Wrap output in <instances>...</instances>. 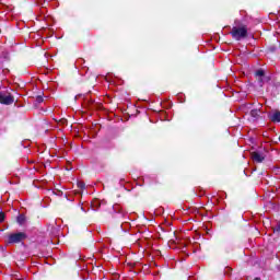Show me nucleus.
Returning a JSON list of instances; mask_svg holds the SVG:
<instances>
[{
  "label": "nucleus",
  "instance_id": "1",
  "mask_svg": "<svg viewBox=\"0 0 280 280\" xmlns=\"http://www.w3.org/2000/svg\"><path fill=\"white\" fill-rule=\"evenodd\" d=\"M230 34L234 40H242V38H246V36H248V27H246V25L241 27L233 26Z\"/></svg>",
  "mask_w": 280,
  "mask_h": 280
},
{
  "label": "nucleus",
  "instance_id": "2",
  "mask_svg": "<svg viewBox=\"0 0 280 280\" xmlns=\"http://www.w3.org/2000/svg\"><path fill=\"white\" fill-rule=\"evenodd\" d=\"M24 240H27V234L24 232H18L8 236V244H21Z\"/></svg>",
  "mask_w": 280,
  "mask_h": 280
},
{
  "label": "nucleus",
  "instance_id": "3",
  "mask_svg": "<svg viewBox=\"0 0 280 280\" xmlns=\"http://www.w3.org/2000/svg\"><path fill=\"white\" fill-rule=\"evenodd\" d=\"M0 104H4L5 106H10V104H14V97L12 95L0 93Z\"/></svg>",
  "mask_w": 280,
  "mask_h": 280
},
{
  "label": "nucleus",
  "instance_id": "4",
  "mask_svg": "<svg viewBox=\"0 0 280 280\" xmlns=\"http://www.w3.org/2000/svg\"><path fill=\"white\" fill-rule=\"evenodd\" d=\"M252 159L253 161H255V163H264L266 158L264 156V154L255 151L252 153Z\"/></svg>",
  "mask_w": 280,
  "mask_h": 280
},
{
  "label": "nucleus",
  "instance_id": "5",
  "mask_svg": "<svg viewBox=\"0 0 280 280\" xmlns=\"http://www.w3.org/2000/svg\"><path fill=\"white\" fill-rule=\"evenodd\" d=\"M268 117L272 121V124L280 122V112L279 110H275V113L269 114Z\"/></svg>",
  "mask_w": 280,
  "mask_h": 280
},
{
  "label": "nucleus",
  "instance_id": "6",
  "mask_svg": "<svg viewBox=\"0 0 280 280\" xmlns=\"http://www.w3.org/2000/svg\"><path fill=\"white\" fill-rule=\"evenodd\" d=\"M255 75H256V78H258V82L260 84H262L264 83L262 78H266V71L264 69H258V70H256Z\"/></svg>",
  "mask_w": 280,
  "mask_h": 280
},
{
  "label": "nucleus",
  "instance_id": "7",
  "mask_svg": "<svg viewBox=\"0 0 280 280\" xmlns=\"http://www.w3.org/2000/svg\"><path fill=\"white\" fill-rule=\"evenodd\" d=\"M250 117H253V119H259V117H261V110L260 109H252L249 112Z\"/></svg>",
  "mask_w": 280,
  "mask_h": 280
},
{
  "label": "nucleus",
  "instance_id": "8",
  "mask_svg": "<svg viewBox=\"0 0 280 280\" xmlns=\"http://www.w3.org/2000/svg\"><path fill=\"white\" fill-rule=\"evenodd\" d=\"M113 209H114L115 213H119L120 218H124V213L121 212V207H119V205H114Z\"/></svg>",
  "mask_w": 280,
  "mask_h": 280
},
{
  "label": "nucleus",
  "instance_id": "9",
  "mask_svg": "<svg viewBox=\"0 0 280 280\" xmlns=\"http://www.w3.org/2000/svg\"><path fill=\"white\" fill-rule=\"evenodd\" d=\"M25 214H20L18 218H16V222L20 223L21 225L25 224Z\"/></svg>",
  "mask_w": 280,
  "mask_h": 280
},
{
  "label": "nucleus",
  "instance_id": "10",
  "mask_svg": "<svg viewBox=\"0 0 280 280\" xmlns=\"http://www.w3.org/2000/svg\"><path fill=\"white\" fill-rule=\"evenodd\" d=\"M1 58H3V60L10 61V54L8 52V50L2 51Z\"/></svg>",
  "mask_w": 280,
  "mask_h": 280
},
{
  "label": "nucleus",
  "instance_id": "11",
  "mask_svg": "<svg viewBox=\"0 0 280 280\" xmlns=\"http://www.w3.org/2000/svg\"><path fill=\"white\" fill-rule=\"evenodd\" d=\"M36 102H37V104H43V102H44L43 96L42 95L36 96Z\"/></svg>",
  "mask_w": 280,
  "mask_h": 280
},
{
  "label": "nucleus",
  "instance_id": "12",
  "mask_svg": "<svg viewBox=\"0 0 280 280\" xmlns=\"http://www.w3.org/2000/svg\"><path fill=\"white\" fill-rule=\"evenodd\" d=\"M78 187L79 189H84L86 187V184H84L83 182H79Z\"/></svg>",
  "mask_w": 280,
  "mask_h": 280
},
{
  "label": "nucleus",
  "instance_id": "13",
  "mask_svg": "<svg viewBox=\"0 0 280 280\" xmlns=\"http://www.w3.org/2000/svg\"><path fill=\"white\" fill-rule=\"evenodd\" d=\"M5 220V213L3 211H0V222H3Z\"/></svg>",
  "mask_w": 280,
  "mask_h": 280
}]
</instances>
